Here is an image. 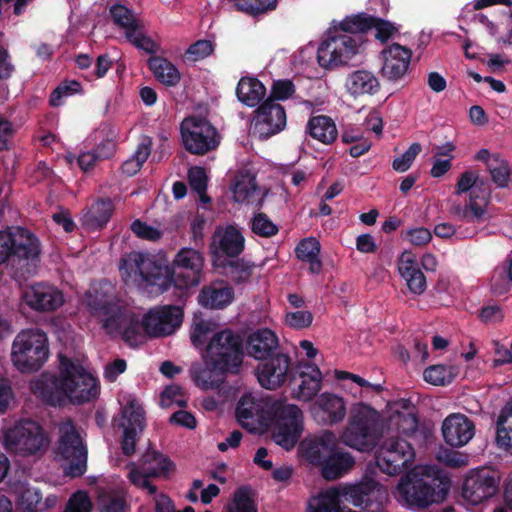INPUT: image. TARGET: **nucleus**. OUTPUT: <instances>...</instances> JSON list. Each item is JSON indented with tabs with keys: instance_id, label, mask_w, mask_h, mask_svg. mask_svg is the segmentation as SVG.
I'll use <instances>...</instances> for the list:
<instances>
[{
	"instance_id": "nucleus-1",
	"label": "nucleus",
	"mask_w": 512,
	"mask_h": 512,
	"mask_svg": "<svg viewBox=\"0 0 512 512\" xmlns=\"http://www.w3.org/2000/svg\"><path fill=\"white\" fill-rule=\"evenodd\" d=\"M59 375L42 374L34 383V392L51 406L62 407L66 403L83 404L95 399L99 386L84 367L72 359L59 356Z\"/></svg>"
},
{
	"instance_id": "nucleus-2",
	"label": "nucleus",
	"mask_w": 512,
	"mask_h": 512,
	"mask_svg": "<svg viewBox=\"0 0 512 512\" xmlns=\"http://www.w3.org/2000/svg\"><path fill=\"white\" fill-rule=\"evenodd\" d=\"M180 269H192V248H182L174 257L172 264H163L140 252H132L123 258L119 265L122 279L140 277L147 285L156 287L157 293H164L172 286L180 291L192 286V279Z\"/></svg>"
},
{
	"instance_id": "nucleus-3",
	"label": "nucleus",
	"mask_w": 512,
	"mask_h": 512,
	"mask_svg": "<svg viewBox=\"0 0 512 512\" xmlns=\"http://www.w3.org/2000/svg\"><path fill=\"white\" fill-rule=\"evenodd\" d=\"M244 357L243 338L240 334L224 329L211 337L204 356L206 369L194 382L203 387L226 392L227 374L238 373Z\"/></svg>"
},
{
	"instance_id": "nucleus-4",
	"label": "nucleus",
	"mask_w": 512,
	"mask_h": 512,
	"mask_svg": "<svg viewBox=\"0 0 512 512\" xmlns=\"http://www.w3.org/2000/svg\"><path fill=\"white\" fill-rule=\"evenodd\" d=\"M40 260L41 242L35 234L23 227L0 230V265H9L14 278L34 275Z\"/></svg>"
},
{
	"instance_id": "nucleus-5",
	"label": "nucleus",
	"mask_w": 512,
	"mask_h": 512,
	"mask_svg": "<svg viewBox=\"0 0 512 512\" xmlns=\"http://www.w3.org/2000/svg\"><path fill=\"white\" fill-rule=\"evenodd\" d=\"M382 428L378 412L369 405L360 404L351 410L348 424L340 440L350 448L369 452L376 447L381 438Z\"/></svg>"
},
{
	"instance_id": "nucleus-6",
	"label": "nucleus",
	"mask_w": 512,
	"mask_h": 512,
	"mask_svg": "<svg viewBox=\"0 0 512 512\" xmlns=\"http://www.w3.org/2000/svg\"><path fill=\"white\" fill-rule=\"evenodd\" d=\"M47 334L39 328L20 331L11 348L13 365L22 373H31L42 368L49 357Z\"/></svg>"
},
{
	"instance_id": "nucleus-7",
	"label": "nucleus",
	"mask_w": 512,
	"mask_h": 512,
	"mask_svg": "<svg viewBox=\"0 0 512 512\" xmlns=\"http://www.w3.org/2000/svg\"><path fill=\"white\" fill-rule=\"evenodd\" d=\"M449 480L407 474L398 484V492L409 507L427 508L443 501L448 494Z\"/></svg>"
},
{
	"instance_id": "nucleus-8",
	"label": "nucleus",
	"mask_w": 512,
	"mask_h": 512,
	"mask_svg": "<svg viewBox=\"0 0 512 512\" xmlns=\"http://www.w3.org/2000/svg\"><path fill=\"white\" fill-rule=\"evenodd\" d=\"M269 427L274 442L291 450L298 443L303 431V414L294 404L276 403L270 409Z\"/></svg>"
},
{
	"instance_id": "nucleus-9",
	"label": "nucleus",
	"mask_w": 512,
	"mask_h": 512,
	"mask_svg": "<svg viewBox=\"0 0 512 512\" xmlns=\"http://www.w3.org/2000/svg\"><path fill=\"white\" fill-rule=\"evenodd\" d=\"M4 444L8 451L27 456L40 451L47 444V438L37 422L22 420L5 431Z\"/></svg>"
},
{
	"instance_id": "nucleus-10",
	"label": "nucleus",
	"mask_w": 512,
	"mask_h": 512,
	"mask_svg": "<svg viewBox=\"0 0 512 512\" xmlns=\"http://www.w3.org/2000/svg\"><path fill=\"white\" fill-rule=\"evenodd\" d=\"M414 457L412 444L401 437L386 439L375 455L379 469L391 476L401 474L412 464Z\"/></svg>"
},
{
	"instance_id": "nucleus-11",
	"label": "nucleus",
	"mask_w": 512,
	"mask_h": 512,
	"mask_svg": "<svg viewBox=\"0 0 512 512\" xmlns=\"http://www.w3.org/2000/svg\"><path fill=\"white\" fill-rule=\"evenodd\" d=\"M183 317V310L179 306L152 307L141 318L143 335L150 339L170 336L180 328Z\"/></svg>"
},
{
	"instance_id": "nucleus-12",
	"label": "nucleus",
	"mask_w": 512,
	"mask_h": 512,
	"mask_svg": "<svg viewBox=\"0 0 512 512\" xmlns=\"http://www.w3.org/2000/svg\"><path fill=\"white\" fill-rule=\"evenodd\" d=\"M260 385L269 390H275L286 382L293 385L296 382L295 366L291 358L282 352H277L263 360L256 369Z\"/></svg>"
},
{
	"instance_id": "nucleus-13",
	"label": "nucleus",
	"mask_w": 512,
	"mask_h": 512,
	"mask_svg": "<svg viewBox=\"0 0 512 512\" xmlns=\"http://www.w3.org/2000/svg\"><path fill=\"white\" fill-rule=\"evenodd\" d=\"M173 467L171 460L164 454L149 448L140 459L138 469H133L129 473L130 481L143 489H147L149 494H156L157 488L151 483V478H166L170 469Z\"/></svg>"
},
{
	"instance_id": "nucleus-14",
	"label": "nucleus",
	"mask_w": 512,
	"mask_h": 512,
	"mask_svg": "<svg viewBox=\"0 0 512 512\" xmlns=\"http://www.w3.org/2000/svg\"><path fill=\"white\" fill-rule=\"evenodd\" d=\"M57 452L69 462L66 474L71 477H81L87 470V447L75 426L61 429Z\"/></svg>"
},
{
	"instance_id": "nucleus-15",
	"label": "nucleus",
	"mask_w": 512,
	"mask_h": 512,
	"mask_svg": "<svg viewBox=\"0 0 512 512\" xmlns=\"http://www.w3.org/2000/svg\"><path fill=\"white\" fill-rule=\"evenodd\" d=\"M286 124L285 108L280 103L265 99L253 112L251 129L259 139L266 140L283 131Z\"/></svg>"
},
{
	"instance_id": "nucleus-16",
	"label": "nucleus",
	"mask_w": 512,
	"mask_h": 512,
	"mask_svg": "<svg viewBox=\"0 0 512 512\" xmlns=\"http://www.w3.org/2000/svg\"><path fill=\"white\" fill-rule=\"evenodd\" d=\"M358 52L357 41L348 34H340L323 41L317 50V62L326 69L346 64Z\"/></svg>"
},
{
	"instance_id": "nucleus-17",
	"label": "nucleus",
	"mask_w": 512,
	"mask_h": 512,
	"mask_svg": "<svg viewBox=\"0 0 512 512\" xmlns=\"http://www.w3.org/2000/svg\"><path fill=\"white\" fill-rule=\"evenodd\" d=\"M491 197V188L487 180L477 174V183L471 191L470 200L464 205L453 204L451 213L459 220L472 223H483L487 220V206Z\"/></svg>"
},
{
	"instance_id": "nucleus-18",
	"label": "nucleus",
	"mask_w": 512,
	"mask_h": 512,
	"mask_svg": "<svg viewBox=\"0 0 512 512\" xmlns=\"http://www.w3.org/2000/svg\"><path fill=\"white\" fill-rule=\"evenodd\" d=\"M499 476L496 471L480 468L471 471L462 486V496L472 505L491 498L498 490Z\"/></svg>"
},
{
	"instance_id": "nucleus-19",
	"label": "nucleus",
	"mask_w": 512,
	"mask_h": 512,
	"mask_svg": "<svg viewBox=\"0 0 512 512\" xmlns=\"http://www.w3.org/2000/svg\"><path fill=\"white\" fill-rule=\"evenodd\" d=\"M121 415L117 424L123 429L121 449L124 455L131 456L136 451V443L145 427V412L138 401L132 399L122 408Z\"/></svg>"
},
{
	"instance_id": "nucleus-20",
	"label": "nucleus",
	"mask_w": 512,
	"mask_h": 512,
	"mask_svg": "<svg viewBox=\"0 0 512 512\" xmlns=\"http://www.w3.org/2000/svg\"><path fill=\"white\" fill-rule=\"evenodd\" d=\"M383 65L381 76L389 83H399L408 75L412 58L411 49L398 43H392L381 52Z\"/></svg>"
},
{
	"instance_id": "nucleus-21",
	"label": "nucleus",
	"mask_w": 512,
	"mask_h": 512,
	"mask_svg": "<svg viewBox=\"0 0 512 512\" xmlns=\"http://www.w3.org/2000/svg\"><path fill=\"white\" fill-rule=\"evenodd\" d=\"M296 382L289 385L292 396L299 401H310L320 391L322 373L319 367L309 362H299L295 366Z\"/></svg>"
},
{
	"instance_id": "nucleus-22",
	"label": "nucleus",
	"mask_w": 512,
	"mask_h": 512,
	"mask_svg": "<svg viewBox=\"0 0 512 512\" xmlns=\"http://www.w3.org/2000/svg\"><path fill=\"white\" fill-rule=\"evenodd\" d=\"M26 304L35 311L53 312L64 303L61 290L47 283H35L24 293Z\"/></svg>"
},
{
	"instance_id": "nucleus-23",
	"label": "nucleus",
	"mask_w": 512,
	"mask_h": 512,
	"mask_svg": "<svg viewBox=\"0 0 512 512\" xmlns=\"http://www.w3.org/2000/svg\"><path fill=\"white\" fill-rule=\"evenodd\" d=\"M441 430L445 443L451 447L459 448L466 445L473 438L475 425L467 416L455 413L444 419Z\"/></svg>"
},
{
	"instance_id": "nucleus-24",
	"label": "nucleus",
	"mask_w": 512,
	"mask_h": 512,
	"mask_svg": "<svg viewBox=\"0 0 512 512\" xmlns=\"http://www.w3.org/2000/svg\"><path fill=\"white\" fill-rule=\"evenodd\" d=\"M377 483L373 480L354 485L335 487L339 493V499L344 498L355 507H360L363 512H381L382 503L373 499V491Z\"/></svg>"
},
{
	"instance_id": "nucleus-25",
	"label": "nucleus",
	"mask_w": 512,
	"mask_h": 512,
	"mask_svg": "<svg viewBox=\"0 0 512 512\" xmlns=\"http://www.w3.org/2000/svg\"><path fill=\"white\" fill-rule=\"evenodd\" d=\"M235 299V291L224 280H216L204 285L198 296V304L211 310H223L227 308Z\"/></svg>"
},
{
	"instance_id": "nucleus-26",
	"label": "nucleus",
	"mask_w": 512,
	"mask_h": 512,
	"mask_svg": "<svg viewBox=\"0 0 512 512\" xmlns=\"http://www.w3.org/2000/svg\"><path fill=\"white\" fill-rule=\"evenodd\" d=\"M337 445L335 435L326 431L321 435L304 439L299 448L303 458L311 465L321 467Z\"/></svg>"
},
{
	"instance_id": "nucleus-27",
	"label": "nucleus",
	"mask_w": 512,
	"mask_h": 512,
	"mask_svg": "<svg viewBox=\"0 0 512 512\" xmlns=\"http://www.w3.org/2000/svg\"><path fill=\"white\" fill-rule=\"evenodd\" d=\"M279 340L269 328H260L251 332L245 342L247 355L263 361L277 353Z\"/></svg>"
},
{
	"instance_id": "nucleus-28",
	"label": "nucleus",
	"mask_w": 512,
	"mask_h": 512,
	"mask_svg": "<svg viewBox=\"0 0 512 512\" xmlns=\"http://www.w3.org/2000/svg\"><path fill=\"white\" fill-rule=\"evenodd\" d=\"M346 416V406L343 398L323 393L316 401L314 417L324 424L333 425L341 422Z\"/></svg>"
},
{
	"instance_id": "nucleus-29",
	"label": "nucleus",
	"mask_w": 512,
	"mask_h": 512,
	"mask_svg": "<svg viewBox=\"0 0 512 512\" xmlns=\"http://www.w3.org/2000/svg\"><path fill=\"white\" fill-rule=\"evenodd\" d=\"M209 176L204 167L194 165V194L199 198L200 206L197 214L194 215V231L196 228L201 229L208 219L212 220V216H206L205 213H211L212 199L207 194Z\"/></svg>"
},
{
	"instance_id": "nucleus-30",
	"label": "nucleus",
	"mask_w": 512,
	"mask_h": 512,
	"mask_svg": "<svg viewBox=\"0 0 512 512\" xmlns=\"http://www.w3.org/2000/svg\"><path fill=\"white\" fill-rule=\"evenodd\" d=\"M354 465L355 459L351 453L337 445L321 465L320 471L325 480L333 481L347 474Z\"/></svg>"
},
{
	"instance_id": "nucleus-31",
	"label": "nucleus",
	"mask_w": 512,
	"mask_h": 512,
	"mask_svg": "<svg viewBox=\"0 0 512 512\" xmlns=\"http://www.w3.org/2000/svg\"><path fill=\"white\" fill-rule=\"evenodd\" d=\"M345 86L349 94L354 97L375 95L381 87L378 78L367 70H357L350 73Z\"/></svg>"
},
{
	"instance_id": "nucleus-32",
	"label": "nucleus",
	"mask_w": 512,
	"mask_h": 512,
	"mask_svg": "<svg viewBox=\"0 0 512 512\" xmlns=\"http://www.w3.org/2000/svg\"><path fill=\"white\" fill-rule=\"evenodd\" d=\"M220 134L211 123H199L194 116V155H204L220 144Z\"/></svg>"
},
{
	"instance_id": "nucleus-33",
	"label": "nucleus",
	"mask_w": 512,
	"mask_h": 512,
	"mask_svg": "<svg viewBox=\"0 0 512 512\" xmlns=\"http://www.w3.org/2000/svg\"><path fill=\"white\" fill-rule=\"evenodd\" d=\"M235 415L239 424L250 432H255L261 423L260 406L251 395H243L237 403Z\"/></svg>"
},
{
	"instance_id": "nucleus-34",
	"label": "nucleus",
	"mask_w": 512,
	"mask_h": 512,
	"mask_svg": "<svg viewBox=\"0 0 512 512\" xmlns=\"http://www.w3.org/2000/svg\"><path fill=\"white\" fill-rule=\"evenodd\" d=\"M266 87L255 77H242L236 87L238 100L248 107H256L266 95Z\"/></svg>"
},
{
	"instance_id": "nucleus-35",
	"label": "nucleus",
	"mask_w": 512,
	"mask_h": 512,
	"mask_svg": "<svg viewBox=\"0 0 512 512\" xmlns=\"http://www.w3.org/2000/svg\"><path fill=\"white\" fill-rule=\"evenodd\" d=\"M113 210L114 205L111 199H98L83 215V225H85L89 230L102 229L110 221Z\"/></svg>"
},
{
	"instance_id": "nucleus-36",
	"label": "nucleus",
	"mask_w": 512,
	"mask_h": 512,
	"mask_svg": "<svg viewBox=\"0 0 512 512\" xmlns=\"http://www.w3.org/2000/svg\"><path fill=\"white\" fill-rule=\"evenodd\" d=\"M402 255L398 266L401 276L405 279L408 289L415 295H421L427 287L426 277L413 259Z\"/></svg>"
},
{
	"instance_id": "nucleus-37",
	"label": "nucleus",
	"mask_w": 512,
	"mask_h": 512,
	"mask_svg": "<svg viewBox=\"0 0 512 512\" xmlns=\"http://www.w3.org/2000/svg\"><path fill=\"white\" fill-rule=\"evenodd\" d=\"M418 424V418L414 413L396 412L390 417L388 428L407 437L416 438L420 434L424 440L427 439L429 432L425 429L420 430Z\"/></svg>"
},
{
	"instance_id": "nucleus-38",
	"label": "nucleus",
	"mask_w": 512,
	"mask_h": 512,
	"mask_svg": "<svg viewBox=\"0 0 512 512\" xmlns=\"http://www.w3.org/2000/svg\"><path fill=\"white\" fill-rule=\"evenodd\" d=\"M307 132L312 138L324 144L333 143L338 135L335 122L326 115L311 117L307 123Z\"/></svg>"
},
{
	"instance_id": "nucleus-39",
	"label": "nucleus",
	"mask_w": 512,
	"mask_h": 512,
	"mask_svg": "<svg viewBox=\"0 0 512 512\" xmlns=\"http://www.w3.org/2000/svg\"><path fill=\"white\" fill-rule=\"evenodd\" d=\"M216 265L225 270V275L235 285L247 283L250 280L255 267L254 263L240 258H236L235 260L227 258L219 259V263Z\"/></svg>"
},
{
	"instance_id": "nucleus-40",
	"label": "nucleus",
	"mask_w": 512,
	"mask_h": 512,
	"mask_svg": "<svg viewBox=\"0 0 512 512\" xmlns=\"http://www.w3.org/2000/svg\"><path fill=\"white\" fill-rule=\"evenodd\" d=\"M87 307L92 314L101 315L117 303L111 287L107 284L93 287L86 294Z\"/></svg>"
},
{
	"instance_id": "nucleus-41",
	"label": "nucleus",
	"mask_w": 512,
	"mask_h": 512,
	"mask_svg": "<svg viewBox=\"0 0 512 512\" xmlns=\"http://www.w3.org/2000/svg\"><path fill=\"white\" fill-rule=\"evenodd\" d=\"M245 239L242 233L234 226H227L219 234L218 249L229 258H237L244 250Z\"/></svg>"
},
{
	"instance_id": "nucleus-42",
	"label": "nucleus",
	"mask_w": 512,
	"mask_h": 512,
	"mask_svg": "<svg viewBox=\"0 0 512 512\" xmlns=\"http://www.w3.org/2000/svg\"><path fill=\"white\" fill-rule=\"evenodd\" d=\"M320 243L313 237L301 240L295 249L299 260L309 263V270L313 274H318L322 268V262L319 259Z\"/></svg>"
},
{
	"instance_id": "nucleus-43",
	"label": "nucleus",
	"mask_w": 512,
	"mask_h": 512,
	"mask_svg": "<svg viewBox=\"0 0 512 512\" xmlns=\"http://www.w3.org/2000/svg\"><path fill=\"white\" fill-rule=\"evenodd\" d=\"M147 65L154 77L165 85L173 86L180 80L179 71L166 58L151 56L147 61Z\"/></svg>"
},
{
	"instance_id": "nucleus-44",
	"label": "nucleus",
	"mask_w": 512,
	"mask_h": 512,
	"mask_svg": "<svg viewBox=\"0 0 512 512\" xmlns=\"http://www.w3.org/2000/svg\"><path fill=\"white\" fill-rule=\"evenodd\" d=\"M306 512H341L339 493L336 488H329L312 496L308 501Z\"/></svg>"
},
{
	"instance_id": "nucleus-45",
	"label": "nucleus",
	"mask_w": 512,
	"mask_h": 512,
	"mask_svg": "<svg viewBox=\"0 0 512 512\" xmlns=\"http://www.w3.org/2000/svg\"><path fill=\"white\" fill-rule=\"evenodd\" d=\"M151 150L152 138L143 135L135 153L121 165L122 172L130 177L138 173L151 154Z\"/></svg>"
},
{
	"instance_id": "nucleus-46",
	"label": "nucleus",
	"mask_w": 512,
	"mask_h": 512,
	"mask_svg": "<svg viewBox=\"0 0 512 512\" xmlns=\"http://www.w3.org/2000/svg\"><path fill=\"white\" fill-rule=\"evenodd\" d=\"M111 18L116 26L125 30V37H132L140 28L141 23L136 19L134 13L122 4H115L110 8Z\"/></svg>"
},
{
	"instance_id": "nucleus-47",
	"label": "nucleus",
	"mask_w": 512,
	"mask_h": 512,
	"mask_svg": "<svg viewBox=\"0 0 512 512\" xmlns=\"http://www.w3.org/2000/svg\"><path fill=\"white\" fill-rule=\"evenodd\" d=\"M496 443L500 448L512 450V404L504 406L498 416Z\"/></svg>"
},
{
	"instance_id": "nucleus-48",
	"label": "nucleus",
	"mask_w": 512,
	"mask_h": 512,
	"mask_svg": "<svg viewBox=\"0 0 512 512\" xmlns=\"http://www.w3.org/2000/svg\"><path fill=\"white\" fill-rule=\"evenodd\" d=\"M99 512H127L128 505L125 497L114 490H103L97 498Z\"/></svg>"
},
{
	"instance_id": "nucleus-49",
	"label": "nucleus",
	"mask_w": 512,
	"mask_h": 512,
	"mask_svg": "<svg viewBox=\"0 0 512 512\" xmlns=\"http://www.w3.org/2000/svg\"><path fill=\"white\" fill-rule=\"evenodd\" d=\"M131 312L127 311L118 302L101 316H104L102 327L108 334L119 333Z\"/></svg>"
},
{
	"instance_id": "nucleus-50",
	"label": "nucleus",
	"mask_w": 512,
	"mask_h": 512,
	"mask_svg": "<svg viewBox=\"0 0 512 512\" xmlns=\"http://www.w3.org/2000/svg\"><path fill=\"white\" fill-rule=\"evenodd\" d=\"M225 512H258L251 489L247 486L239 487L234 492L232 503L225 507Z\"/></svg>"
},
{
	"instance_id": "nucleus-51",
	"label": "nucleus",
	"mask_w": 512,
	"mask_h": 512,
	"mask_svg": "<svg viewBox=\"0 0 512 512\" xmlns=\"http://www.w3.org/2000/svg\"><path fill=\"white\" fill-rule=\"evenodd\" d=\"M375 16L366 13H358L356 15L346 17L341 23L340 28L346 33H365L372 29Z\"/></svg>"
},
{
	"instance_id": "nucleus-52",
	"label": "nucleus",
	"mask_w": 512,
	"mask_h": 512,
	"mask_svg": "<svg viewBox=\"0 0 512 512\" xmlns=\"http://www.w3.org/2000/svg\"><path fill=\"white\" fill-rule=\"evenodd\" d=\"M295 92L296 86L292 80L277 79L272 82L267 100L278 103V101H285L292 98Z\"/></svg>"
},
{
	"instance_id": "nucleus-53",
	"label": "nucleus",
	"mask_w": 512,
	"mask_h": 512,
	"mask_svg": "<svg viewBox=\"0 0 512 512\" xmlns=\"http://www.w3.org/2000/svg\"><path fill=\"white\" fill-rule=\"evenodd\" d=\"M488 170L491 174L493 182L498 187H506L510 180V168L507 161L501 159L498 155L492 158L488 164Z\"/></svg>"
},
{
	"instance_id": "nucleus-54",
	"label": "nucleus",
	"mask_w": 512,
	"mask_h": 512,
	"mask_svg": "<svg viewBox=\"0 0 512 512\" xmlns=\"http://www.w3.org/2000/svg\"><path fill=\"white\" fill-rule=\"evenodd\" d=\"M82 86L80 82L76 80H65L61 82L50 94L49 104L52 107H58L62 105V98L80 93Z\"/></svg>"
},
{
	"instance_id": "nucleus-55",
	"label": "nucleus",
	"mask_w": 512,
	"mask_h": 512,
	"mask_svg": "<svg viewBox=\"0 0 512 512\" xmlns=\"http://www.w3.org/2000/svg\"><path fill=\"white\" fill-rule=\"evenodd\" d=\"M251 230L260 237H272L278 233V227L262 212L255 214L251 221Z\"/></svg>"
},
{
	"instance_id": "nucleus-56",
	"label": "nucleus",
	"mask_w": 512,
	"mask_h": 512,
	"mask_svg": "<svg viewBox=\"0 0 512 512\" xmlns=\"http://www.w3.org/2000/svg\"><path fill=\"white\" fill-rule=\"evenodd\" d=\"M141 330V320L131 312L119 333L127 344L133 345L136 344L141 337Z\"/></svg>"
},
{
	"instance_id": "nucleus-57",
	"label": "nucleus",
	"mask_w": 512,
	"mask_h": 512,
	"mask_svg": "<svg viewBox=\"0 0 512 512\" xmlns=\"http://www.w3.org/2000/svg\"><path fill=\"white\" fill-rule=\"evenodd\" d=\"M160 404L162 407L168 408L173 404L179 407H187L188 401L184 398L182 388L177 384H171L164 388L160 395Z\"/></svg>"
},
{
	"instance_id": "nucleus-58",
	"label": "nucleus",
	"mask_w": 512,
	"mask_h": 512,
	"mask_svg": "<svg viewBox=\"0 0 512 512\" xmlns=\"http://www.w3.org/2000/svg\"><path fill=\"white\" fill-rule=\"evenodd\" d=\"M424 380L434 386H445L450 384L452 377L445 365H432L423 372Z\"/></svg>"
},
{
	"instance_id": "nucleus-59",
	"label": "nucleus",
	"mask_w": 512,
	"mask_h": 512,
	"mask_svg": "<svg viewBox=\"0 0 512 512\" xmlns=\"http://www.w3.org/2000/svg\"><path fill=\"white\" fill-rule=\"evenodd\" d=\"M422 151L420 143H412L408 149L399 157L393 160L392 167L395 171L403 173L406 172L414 162L415 158Z\"/></svg>"
},
{
	"instance_id": "nucleus-60",
	"label": "nucleus",
	"mask_w": 512,
	"mask_h": 512,
	"mask_svg": "<svg viewBox=\"0 0 512 512\" xmlns=\"http://www.w3.org/2000/svg\"><path fill=\"white\" fill-rule=\"evenodd\" d=\"M277 0H241L237 3L239 10L256 16L276 8Z\"/></svg>"
},
{
	"instance_id": "nucleus-61",
	"label": "nucleus",
	"mask_w": 512,
	"mask_h": 512,
	"mask_svg": "<svg viewBox=\"0 0 512 512\" xmlns=\"http://www.w3.org/2000/svg\"><path fill=\"white\" fill-rule=\"evenodd\" d=\"M256 190L254 178L237 180L233 187L234 200L238 203L249 202Z\"/></svg>"
},
{
	"instance_id": "nucleus-62",
	"label": "nucleus",
	"mask_w": 512,
	"mask_h": 512,
	"mask_svg": "<svg viewBox=\"0 0 512 512\" xmlns=\"http://www.w3.org/2000/svg\"><path fill=\"white\" fill-rule=\"evenodd\" d=\"M131 231L139 238L148 241H158L161 239L163 232L146 222L136 219L131 224Z\"/></svg>"
},
{
	"instance_id": "nucleus-63",
	"label": "nucleus",
	"mask_w": 512,
	"mask_h": 512,
	"mask_svg": "<svg viewBox=\"0 0 512 512\" xmlns=\"http://www.w3.org/2000/svg\"><path fill=\"white\" fill-rule=\"evenodd\" d=\"M313 321V314L307 310L287 312L285 315V324L293 329H304L309 327Z\"/></svg>"
},
{
	"instance_id": "nucleus-64",
	"label": "nucleus",
	"mask_w": 512,
	"mask_h": 512,
	"mask_svg": "<svg viewBox=\"0 0 512 512\" xmlns=\"http://www.w3.org/2000/svg\"><path fill=\"white\" fill-rule=\"evenodd\" d=\"M21 503L27 512H38L42 510V494L36 488H26L21 493Z\"/></svg>"
}]
</instances>
